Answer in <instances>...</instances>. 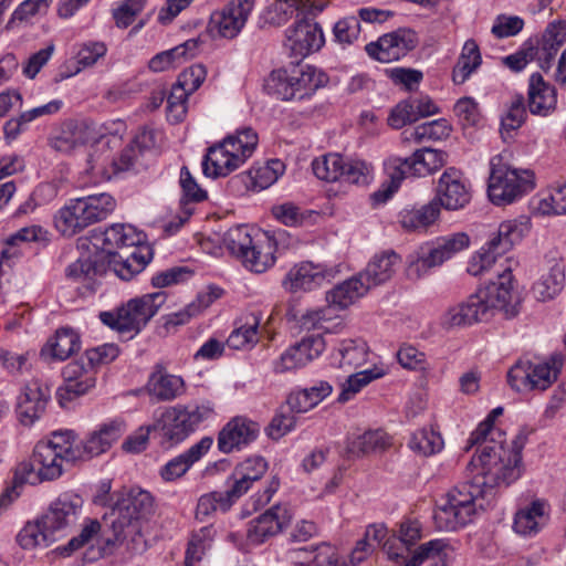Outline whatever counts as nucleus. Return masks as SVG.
Returning a JSON list of instances; mask_svg holds the SVG:
<instances>
[{
    "label": "nucleus",
    "instance_id": "nucleus-4",
    "mask_svg": "<svg viewBox=\"0 0 566 566\" xmlns=\"http://www.w3.org/2000/svg\"><path fill=\"white\" fill-rule=\"evenodd\" d=\"M153 512L154 497L148 491L133 486L117 492L109 514L104 515L105 526L113 532V536L103 534L106 546L116 545L127 527L148 518Z\"/></svg>",
    "mask_w": 566,
    "mask_h": 566
},
{
    "label": "nucleus",
    "instance_id": "nucleus-56",
    "mask_svg": "<svg viewBox=\"0 0 566 566\" xmlns=\"http://www.w3.org/2000/svg\"><path fill=\"white\" fill-rule=\"evenodd\" d=\"M213 536L214 530L212 526L201 527L193 533L186 551L184 566H195L199 563L210 547Z\"/></svg>",
    "mask_w": 566,
    "mask_h": 566
},
{
    "label": "nucleus",
    "instance_id": "nucleus-41",
    "mask_svg": "<svg viewBox=\"0 0 566 566\" xmlns=\"http://www.w3.org/2000/svg\"><path fill=\"white\" fill-rule=\"evenodd\" d=\"M261 317L249 313L241 317L239 325L231 332L227 345L233 349H250L259 342V325Z\"/></svg>",
    "mask_w": 566,
    "mask_h": 566
},
{
    "label": "nucleus",
    "instance_id": "nucleus-64",
    "mask_svg": "<svg viewBox=\"0 0 566 566\" xmlns=\"http://www.w3.org/2000/svg\"><path fill=\"white\" fill-rule=\"evenodd\" d=\"M302 551L313 554L312 563L314 566H350L338 555L336 549L327 543L302 548Z\"/></svg>",
    "mask_w": 566,
    "mask_h": 566
},
{
    "label": "nucleus",
    "instance_id": "nucleus-46",
    "mask_svg": "<svg viewBox=\"0 0 566 566\" xmlns=\"http://www.w3.org/2000/svg\"><path fill=\"white\" fill-rule=\"evenodd\" d=\"M387 175L390 179V186L384 190H378L373 193V198L377 202H385L392 193L399 188L401 181L411 176V167L408 158L389 157L385 163Z\"/></svg>",
    "mask_w": 566,
    "mask_h": 566
},
{
    "label": "nucleus",
    "instance_id": "nucleus-5",
    "mask_svg": "<svg viewBox=\"0 0 566 566\" xmlns=\"http://www.w3.org/2000/svg\"><path fill=\"white\" fill-rule=\"evenodd\" d=\"M258 145V135L251 128L239 130L221 143L208 148L202 160L207 177H226L242 166L252 156Z\"/></svg>",
    "mask_w": 566,
    "mask_h": 566
},
{
    "label": "nucleus",
    "instance_id": "nucleus-44",
    "mask_svg": "<svg viewBox=\"0 0 566 566\" xmlns=\"http://www.w3.org/2000/svg\"><path fill=\"white\" fill-rule=\"evenodd\" d=\"M440 210L437 201H430L420 209L403 210L399 214V222L407 231H421L431 226L439 217Z\"/></svg>",
    "mask_w": 566,
    "mask_h": 566
},
{
    "label": "nucleus",
    "instance_id": "nucleus-51",
    "mask_svg": "<svg viewBox=\"0 0 566 566\" xmlns=\"http://www.w3.org/2000/svg\"><path fill=\"white\" fill-rule=\"evenodd\" d=\"M88 133L83 123L70 122L64 125L61 133L52 140V147L61 153H70L78 146L86 144Z\"/></svg>",
    "mask_w": 566,
    "mask_h": 566
},
{
    "label": "nucleus",
    "instance_id": "nucleus-6",
    "mask_svg": "<svg viewBox=\"0 0 566 566\" xmlns=\"http://www.w3.org/2000/svg\"><path fill=\"white\" fill-rule=\"evenodd\" d=\"M222 241L252 272L263 273L275 263L276 242L266 233L252 234L245 226H237L224 233Z\"/></svg>",
    "mask_w": 566,
    "mask_h": 566
},
{
    "label": "nucleus",
    "instance_id": "nucleus-54",
    "mask_svg": "<svg viewBox=\"0 0 566 566\" xmlns=\"http://www.w3.org/2000/svg\"><path fill=\"white\" fill-rule=\"evenodd\" d=\"M453 552L451 545L444 539H432L420 545L407 560L401 559L403 566H420L427 559L438 558L440 562L447 560L451 557Z\"/></svg>",
    "mask_w": 566,
    "mask_h": 566
},
{
    "label": "nucleus",
    "instance_id": "nucleus-10",
    "mask_svg": "<svg viewBox=\"0 0 566 566\" xmlns=\"http://www.w3.org/2000/svg\"><path fill=\"white\" fill-rule=\"evenodd\" d=\"M480 291L492 314L495 311L502 312L506 317H514L518 314L522 297L510 268L499 272L496 280L491 281Z\"/></svg>",
    "mask_w": 566,
    "mask_h": 566
},
{
    "label": "nucleus",
    "instance_id": "nucleus-38",
    "mask_svg": "<svg viewBox=\"0 0 566 566\" xmlns=\"http://www.w3.org/2000/svg\"><path fill=\"white\" fill-rule=\"evenodd\" d=\"M188 419L184 406H175L166 409L159 420L163 437L172 443L185 440L193 432Z\"/></svg>",
    "mask_w": 566,
    "mask_h": 566
},
{
    "label": "nucleus",
    "instance_id": "nucleus-29",
    "mask_svg": "<svg viewBox=\"0 0 566 566\" xmlns=\"http://www.w3.org/2000/svg\"><path fill=\"white\" fill-rule=\"evenodd\" d=\"M212 443V438H202L187 451L167 462L160 471L161 478L165 481H174L181 478L193 463L199 461L209 451Z\"/></svg>",
    "mask_w": 566,
    "mask_h": 566
},
{
    "label": "nucleus",
    "instance_id": "nucleus-19",
    "mask_svg": "<svg viewBox=\"0 0 566 566\" xmlns=\"http://www.w3.org/2000/svg\"><path fill=\"white\" fill-rule=\"evenodd\" d=\"M82 505L81 496L65 493L52 502L41 518L46 530H50L59 539L64 535L65 530L76 523Z\"/></svg>",
    "mask_w": 566,
    "mask_h": 566
},
{
    "label": "nucleus",
    "instance_id": "nucleus-59",
    "mask_svg": "<svg viewBox=\"0 0 566 566\" xmlns=\"http://www.w3.org/2000/svg\"><path fill=\"white\" fill-rule=\"evenodd\" d=\"M293 82L289 70H276L270 74L266 81V90L282 101L298 98Z\"/></svg>",
    "mask_w": 566,
    "mask_h": 566
},
{
    "label": "nucleus",
    "instance_id": "nucleus-37",
    "mask_svg": "<svg viewBox=\"0 0 566 566\" xmlns=\"http://www.w3.org/2000/svg\"><path fill=\"white\" fill-rule=\"evenodd\" d=\"M146 241V234L130 224L115 223L103 233V247L109 254H115L114 249L138 247Z\"/></svg>",
    "mask_w": 566,
    "mask_h": 566
},
{
    "label": "nucleus",
    "instance_id": "nucleus-23",
    "mask_svg": "<svg viewBox=\"0 0 566 566\" xmlns=\"http://www.w3.org/2000/svg\"><path fill=\"white\" fill-rule=\"evenodd\" d=\"M492 315L482 292L479 290L464 302L451 307L444 315V324L450 327L468 326L486 321Z\"/></svg>",
    "mask_w": 566,
    "mask_h": 566
},
{
    "label": "nucleus",
    "instance_id": "nucleus-8",
    "mask_svg": "<svg viewBox=\"0 0 566 566\" xmlns=\"http://www.w3.org/2000/svg\"><path fill=\"white\" fill-rule=\"evenodd\" d=\"M534 188V174L527 169L512 168L502 158L491 159L489 197L496 206L514 202Z\"/></svg>",
    "mask_w": 566,
    "mask_h": 566
},
{
    "label": "nucleus",
    "instance_id": "nucleus-45",
    "mask_svg": "<svg viewBox=\"0 0 566 566\" xmlns=\"http://www.w3.org/2000/svg\"><path fill=\"white\" fill-rule=\"evenodd\" d=\"M298 98L312 94L326 82V75L316 70V67L305 64L293 66L290 70Z\"/></svg>",
    "mask_w": 566,
    "mask_h": 566
},
{
    "label": "nucleus",
    "instance_id": "nucleus-63",
    "mask_svg": "<svg viewBox=\"0 0 566 566\" xmlns=\"http://www.w3.org/2000/svg\"><path fill=\"white\" fill-rule=\"evenodd\" d=\"M334 41L342 46L355 43L360 34V22L357 17H347L337 21L333 29Z\"/></svg>",
    "mask_w": 566,
    "mask_h": 566
},
{
    "label": "nucleus",
    "instance_id": "nucleus-33",
    "mask_svg": "<svg viewBox=\"0 0 566 566\" xmlns=\"http://www.w3.org/2000/svg\"><path fill=\"white\" fill-rule=\"evenodd\" d=\"M422 537V527L417 520H407L400 523L398 537L388 538L384 543V551L389 559H406L409 546L415 545Z\"/></svg>",
    "mask_w": 566,
    "mask_h": 566
},
{
    "label": "nucleus",
    "instance_id": "nucleus-35",
    "mask_svg": "<svg viewBox=\"0 0 566 566\" xmlns=\"http://www.w3.org/2000/svg\"><path fill=\"white\" fill-rule=\"evenodd\" d=\"M556 103L555 87L545 83L541 74H532L528 87L530 112L535 115L546 116L555 109Z\"/></svg>",
    "mask_w": 566,
    "mask_h": 566
},
{
    "label": "nucleus",
    "instance_id": "nucleus-27",
    "mask_svg": "<svg viewBox=\"0 0 566 566\" xmlns=\"http://www.w3.org/2000/svg\"><path fill=\"white\" fill-rule=\"evenodd\" d=\"M548 518V504L543 500H534L515 513L513 530L523 536H534L547 524Z\"/></svg>",
    "mask_w": 566,
    "mask_h": 566
},
{
    "label": "nucleus",
    "instance_id": "nucleus-34",
    "mask_svg": "<svg viewBox=\"0 0 566 566\" xmlns=\"http://www.w3.org/2000/svg\"><path fill=\"white\" fill-rule=\"evenodd\" d=\"M564 285V266L555 262L548 269L543 270L539 277L533 283L531 294L537 302H548L559 295Z\"/></svg>",
    "mask_w": 566,
    "mask_h": 566
},
{
    "label": "nucleus",
    "instance_id": "nucleus-26",
    "mask_svg": "<svg viewBox=\"0 0 566 566\" xmlns=\"http://www.w3.org/2000/svg\"><path fill=\"white\" fill-rule=\"evenodd\" d=\"M400 262L401 259L395 251H384L375 254L358 274L370 290L388 282L396 273Z\"/></svg>",
    "mask_w": 566,
    "mask_h": 566
},
{
    "label": "nucleus",
    "instance_id": "nucleus-32",
    "mask_svg": "<svg viewBox=\"0 0 566 566\" xmlns=\"http://www.w3.org/2000/svg\"><path fill=\"white\" fill-rule=\"evenodd\" d=\"M530 228L531 223L526 217L503 221L488 242L495 253L504 254L522 241Z\"/></svg>",
    "mask_w": 566,
    "mask_h": 566
},
{
    "label": "nucleus",
    "instance_id": "nucleus-31",
    "mask_svg": "<svg viewBox=\"0 0 566 566\" xmlns=\"http://www.w3.org/2000/svg\"><path fill=\"white\" fill-rule=\"evenodd\" d=\"M103 534L106 536H113L112 530L105 526L104 521L102 525L97 520H88L83 526L81 533L77 536H74L66 546L60 547L59 549L62 554L70 555L84 545L95 542L103 555L111 554L116 545L106 546Z\"/></svg>",
    "mask_w": 566,
    "mask_h": 566
},
{
    "label": "nucleus",
    "instance_id": "nucleus-47",
    "mask_svg": "<svg viewBox=\"0 0 566 566\" xmlns=\"http://www.w3.org/2000/svg\"><path fill=\"white\" fill-rule=\"evenodd\" d=\"M17 541L23 549H33L36 547H48L57 538L50 530H46L43 520L40 518L35 522L27 523L19 532Z\"/></svg>",
    "mask_w": 566,
    "mask_h": 566
},
{
    "label": "nucleus",
    "instance_id": "nucleus-22",
    "mask_svg": "<svg viewBox=\"0 0 566 566\" xmlns=\"http://www.w3.org/2000/svg\"><path fill=\"white\" fill-rule=\"evenodd\" d=\"M50 399V389L39 379L29 381L18 397L17 412L20 421L32 424L41 417Z\"/></svg>",
    "mask_w": 566,
    "mask_h": 566
},
{
    "label": "nucleus",
    "instance_id": "nucleus-58",
    "mask_svg": "<svg viewBox=\"0 0 566 566\" xmlns=\"http://www.w3.org/2000/svg\"><path fill=\"white\" fill-rule=\"evenodd\" d=\"M384 375V369L374 367L371 369L361 370L348 376L345 384L343 385L338 400L342 402L348 401L358 391H360L361 388L367 386L370 381L382 377Z\"/></svg>",
    "mask_w": 566,
    "mask_h": 566
},
{
    "label": "nucleus",
    "instance_id": "nucleus-18",
    "mask_svg": "<svg viewBox=\"0 0 566 566\" xmlns=\"http://www.w3.org/2000/svg\"><path fill=\"white\" fill-rule=\"evenodd\" d=\"M254 6L255 0H231L211 15V30L226 39L235 38L245 25Z\"/></svg>",
    "mask_w": 566,
    "mask_h": 566
},
{
    "label": "nucleus",
    "instance_id": "nucleus-14",
    "mask_svg": "<svg viewBox=\"0 0 566 566\" xmlns=\"http://www.w3.org/2000/svg\"><path fill=\"white\" fill-rule=\"evenodd\" d=\"M292 517L287 504H275L248 523L247 539L250 544L260 545L286 528Z\"/></svg>",
    "mask_w": 566,
    "mask_h": 566
},
{
    "label": "nucleus",
    "instance_id": "nucleus-3",
    "mask_svg": "<svg viewBox=\"0 0 566 566\" xmlns=\"http://www.w3.org/2000/svg\"><path fill=\"white\" fill-rule=\"evenodd\" d=\"M115 207V199L109 193L71 199L55 212L54 228L61 235L72 238L91 224L106 219Z\"/></svg>",
    "mask_w": 566,
    "mask_h": 566
},
{
    "label": "nucleus",
    "instance_id": "nucleus-57",
    "mask_svg": "<svg viewBox=\"0 0 566 566\" xmlns=\"http://www.w3.org/2000/svg\"><path fill=\"white\" fill-rule=\"evenodd\" d=\"M112 256L113 260L109 262V265L113 272L124 281H129L140 273L150 260L149 255L145 256L137 251H134L126 259L120 258L117 260L116 254H112Z\"/></svg>",
    "mask_w": 566,
    "mask_h": 566
},
{
    "label": "nucleus",
    "instance_id": "nucleus-36",
    "mask_svg": "<svg viewBox=\"0 0 566 566\" xmlns=\"http://www.w3.org/2000/svg\"><path fill=\"white\" fill-rule=\"evenodd\" d=\"M390 446L389 436L382 430H368L347 439L346 452L350 458H361L382 452Z\"/></svg>",
    "mask_w": 566,
    "mask_h": 566
},
{
    "label": "nucleus",
    "instance_id": "nucleus-49",
    "mask_svg": "<svg viewBox=\"0 0 566 566\" xmlns=\"http://www.w3.org/2000/svg\"><path fill=\"white\" fill-rule=\"evenodd\" d=\"M334 318L339 317L326 305L304 313L300 318V326L304 331L322 329L326 333H337L343 326V322L339 319L337 323L332 324Z\"/></svg>",
    "mask_w": 566,
    "mask_h": 566
},
{
    "label": "nucleus",
    "instance_id": "nucleus-62",
    "mask_svg": "<svg viewBox=\"0 0 566 566\" xmlns=\"http://www.w3.org/2000/svg\"><path fill=\"white\" fill-rule=\"evenodd\" d=\"M374 176V166L364 159H345V169L342 179L356 185H367Z\"/></svg>",
    "mask_w": 566,
    "mask_h": 566
},
{
    "label": "nucleus",
    "instance_id": "nucleus-17",
    "mask_svg": "<svg viewBox=\"0 0 566 566\" xmlns=\"http://www.w3.org/2000/svg\"><path fill=\"white\" fill-rule=\"evenodd\" d=\"M471 200L469 186L461 171L455 168H448L439 178L436 188V197L439 209L459 210L464 208Z\"/></svg>",
    "mask_w": 566,
    "mask_h": 566
},
{
    "label": "nucleus",
    "instance_id": "nucleus-24",
    "mask_svg": "<svg viewBox=\"0 0 566 566\" xmlns=\"http://www.w3.org/2000/svg\"><path fill=\"white\" fill-rule=\"evenodd\" d=\"M260 427L256 422L244 417L230 420L218 437V447L221 452L230 453L256 439Z\"/></svg>",
    "mask_w": 566,
    "mask_h": 566
},
{
    "label": "nucleus",
    "instance_id": "nucleus-2",
    "mask_svg": "<svg viewBox=\"0 0 566 566\" xmlns=\"http://www.w3.org/2000/svg\"><path fill=\"white\" fill-rule=\"evenodd\" d=\"M78 457L73 431L53 432L48 441H41L35 446L30 461L17 465L11 491L18 497L17 489L25 483L36 485L60 478L65 464H74Z\"/></svg>",
    "mask_w": 566,
    "mask_h": 566
},
{
    "label": "nucleus",
    "instance_id": "nucleus-50",
    "mask_svg": "<svg viewBox=\"0 0 566 566\" xmlns=\"http://www.w3.org/2000/svg\"><path fill=\"white\" fill-rule=\"evenodd\" d=\"M481 54L474 40H468L462 49L459 60L453 67L452 80L455 84H462L480 66Z\"/></svg>",
    "mask_w": 566,
    "mask_h": 566
},
{
    "label": "nucleus",
    "instance_id": "nucleus-55",
    "mask_svg": "<svg viewBox=\"0 0 566 566\" xmlns=\"http://www.w3.org/2000/svg\"><path fill=\"white\" fill-rule=\"evenodd\" d=\"M312 169L318 179L334 182L340 180L344 175L345 158L339 154H327L314 159Z\"/></svg>",
    "mask_w": 566,
    "mask_h": 566
},
{
    "label": "nucleus",
    "instance_id": "nucleus-43",
    "mask_svg": "<svg viewBox=\"0 0 566 566\" xmlns=\"http://www.w3.org/2000/svg\"><path fill=\"white\" fill-rule=\"evenodd\" d=\"M154 144V132L144 128L129 144L126 146L118 157L114 159L113 166L115 172H123L132 169L142 154L143 148H148Z\"/></svg>",
    "mask_w": 566,
    "mask_h": 566
},
{
    "label": "nucleus",
    "instance_id": "nucleus-48",
    "mask_svg": "<svg viewBox=\"0 0 566 566\" xmlns=\"http://www.w3.org/2000/svg\"><path fill=\"white\" fill-rule=\"evenodd\" d=\"M303 6L291 0H275L262 13L264 24L280 27L287 23L293 17L301 18L304 11Z\"/></svg>",
    "mask_w": 566,
    "mask_h": 566
},
{
    "label": "nucleus",
    "instance_id": "nucleus-21",
    "mask_svg": "<svg viewBox=\"0 0 566 566\" xmlns=\"http://www.w3.org/2000/svg\"><path fill=\"white\" fill-rule=\"evenodd\" d=\"M125 432V424L120 420L103 423L81 443L74 447L78 450V461L90 460L106 452Z\"/></svg>",
    "mask_w": 566,
    "mask_h": 566
},
{
    "label": "nucleus",
    "instance_id": "nucleus-61",
    "mask_svg": "<svg viewBox=\"0 0 566 566\" xmlns=\"http://www.w3.org/2000/svg\"><path fill=\"white\" fill-rule=\"evenodd\" d=\"M230 510L222 492L213 491L199 497L196 509V518L203 522L211 517L217 511L227 512Z\"/></svg>",
    "mask_w": 566,
    "mask_h": 566
},
{
    "label": "nucleus",
    "instance_id": "nucleus-25",
    "mask_svg": "<svg viewBox=\"0 0 566 566\" xmlns=\"http://www.w3.org/2000/svg\"><path fill=\"white\" fill-rule=\"evenodd\" d=\"M179 184L184 193L181 199L182 213L176 218L177 222L170 221L166 224V231L170 233L177 232L179 228L189 220L195 210L193 203L200 202L207 198V192L199 187L186 166L180 169Z\"/></svg>",
    "mask_w": 566,
    "mask_h": 566
},
{
    "label": "nucleus",
    "instance_id": "nucleus-28",
    "mask_svg": "<svg viewBox=\"0 0 566 566\" xmlns=\"http://www.w3.org/2000/svg\"><path fill=\"white\" fill-rule=\"evenodd\" d=\"M369 287L359 274L335 285L326 293L327 305L335 311H344L367 294Z\"/></svg>",
    "mask_w": 566,
    "mask_h": 566
},
{
    "label": "nucleus",
    "instance_id": "nucleus-1",
    "mask_svg": "<svg viewBox=\"0 0 566 566\" xmlns=\"http://www.w3.org/2000/svg\"><path fill=\"white\" fill-rule=\"evenodd\" d=\"M485 438L474 444L479 446V454L471 461L476 470L472 480L451 490L437 504L433 521L440 531H455L472 522L495 488L507 486L521 476L523 439L517 438L509 446L505 437Z\"/></svg>",
    "mask_w": 566,
    "mask_h": 566
},
{
    "label": "nucleus",
    "instance_id": "nucleus-15",
    "mask_svg": "<svg viewBox=\"0 0 566 566\" xmlns=\"http://www.w3.org/2000/svg\"><path fill=\"white\" fill-rule=\"evenodd\" d=\"M418 43L417 35L409 29H398L384 34L376 42L365 46L368 55L379 62L389 63L408 54Z\"/></svg>",
    "mask_w": 566,
    "mask_h": 566
},
{
    "label": "nucleus",
    "instance_id": "nucleus-53",
    "mask_svg": "<svg viewBox=\"0 0 566 566\" xmlns=\"http://www.w3.org/2000/svg\"><path fill=\"white\" fill-rule=\"evenodd\" d=\"M411 176H426L441 168L444 163V153L431 148L416 150L408 157Z\"/></svg>",
    "mask_w": 566,
    "mask_h": 566
},
{
    "label": "nucleus",
    "instance_id": "nucleus-20",
    "mask_svg": "<svg viewBox=\"0 0 566 566\" xmlns=\"http://www.w3.org/2000/svg\"><path fill=\"white\" fill-rule=\"evenodd\" d=\"M145 389L157 401H172L186 392V382L181 376L168 373L160 361L154 365Z\"/></svg>",
    "mask_w": 566,
    "mask_h": 566
},
{
    "label": "nucleus",
    "instance_id": "nucleus-30",
    "mask_svg": "<svg viewBox=\"0 0 566 566\" xmlns=\"http://www.w3.org/2000/svg\"><path fill=\"white\" fill-rule=\"evenodd\" d=\"M81 338L76 331L70 327L57 329L41 349V356L49 360H65L80 350Z\"/></svg>",
    "mask_w": 566,
    "mask_h": 566
},
{
    "label": "nucleus",
    "instance_id": "nucleus-13",
    "mask_svg": "<svg viewBox=\"0 0 566 566\" xmlns=\"http://www.w3.org/2000/svg\"><path fill=\"white\" fill-rule=\"evenodd\" d=\"M326 343L321 334L303 337L298 343L290 346L279 358L273 360L272 367L275 374H284L302 368L322 355Z\"/></svg>",
    "mask_w": 566,
    "mask_h": 566
},
{
    "label": "nucleus",
    "instance_id": "nucleus-9",
    "mask_svg": "<svg viewBox=\"0 0 566 566\" xmlns=\"http://www.w3.org/2000/svg\"><path fill=\"white\" fill-rule=\"evenodd\" d=\"M562 366L563 359L558 355L537 364L521 359L509 370L507 381L516 391L545 390L557 379Z\"/></svg>",
    "mask_w": 566,
    "mask_h": 566
},
{
    "label": "nucleus",
    "instance_id": "nucleus-11",
    "mask_svg": "<svg viewBox=\"0 0 566 566\" xmlns=\"http://www.w3.org/2000/svg\"><path fill=\"white\" fill-rule=\"evenodd\" d=\"M325 39L321 25L303 15L285 30L284 48L295 59H303L318 51Z\"/></svg>",
    "mask_w": 566,
    "mask_h": 566
},
{
    "label": "nucleus",
    "instance_id": "nucleus-40",
    "mask_svg": "<svg viewBox=\"0 0 566 566\" xmlns=\"http://www.w3.org/2000/svg\"><path fill=\"white\" fill-rule=\"evenodd\" d=\"M199 48L198 39H190L180 45L156 54L149 61V69L154 72H163L176 67L190 57H193Z\"/></svg>",
    "mask_w": 566,
    "mask_h": 566
},
{
    "label": "nucleus",
    "instance_id": "nucleus-16",
    "mask_svg": "<svg viewBox=\"0 0 566 566\" xmlns=\"http://www.w3.org/2000/svg\"><path fill=\"white\" fill-rule=\"evenodd\" d=\"M339 273V266L301 262L295 264L286 274L283 285L290 292L312 291L324 282H329Z\"/></svg>",
    "mask_w": 566,
    "mask_h": 566
},
{
    "label": "nucleus",
    "instance_id": "nucleus-52",
    "mask_svg": "<svg viewBox=\"0 0 566 566\" xmlns=\"http://www.w3.org/2000/svg\"><path fill=\"white\" fill-rule=\"evenodd\" d=\"M469 244V235L464 232H457L438 239L434 247L429 249V251L432 255L433 263L441 265L455 253L467 249Z\"/></svg>",
    "mask_w": 566,
    "mask_h": 566
},
{
    "label": "nucleus",
    "instance_id": "nucleus-7",
    "mask_svg": "<svg viewBox=\"0 0 566 566\" xmlns=\"http://www.w3.org/2000/svg\"><path fill=\"white\" fill-rule=\"evenodd\" d=\"M166 302L164 292L134 297L114 312H101L103 324L119 333H139Z\"/></svg>",
    "mask_w": 566,
    "mask_h": 566
},
{
    "label": "nucleus",
    "instance_id": "nucleus-60",
    "mask_svg": "<svg viewBox=\"0 0 566 566\" xmlns=\"http://www.w3.org/2000/svg\"><path fill=\"white\" fill-rule=\"evenodd\" d=\"M409 447L422 455H431L442 449L443 440L440 433L431 429H421L412 434Z\"/></svg>",
    "mask_w": 566,
    "mask_h": 566
},
{
    "label": "nucleus",
    "instance_id": "nucleus-12",
    "mask_svg": "<svg viewBox=\"0 0 566 566\" xmlns=\"http://www.w3.org/2000/svg\"><path fill=\"white\" fill-rule=\"evenodd\" d=\"M64 384L57 388L56 398L61 407H67L69 402L85 395L96 384V369L83 360L69 363L63 368Z\"/></svg>",
    "mask_w": 566,
    "mask_h": 566
},
{
    "label": "nucleus",
    "instance_id": "nucleus-42",
    "mask_svg": "<svg viewBox=\"0 0 566 566\" xmlns=\"http://www.w3.org/2000/svg\"><path fill=\"white\" fill-rule=\"evenodd\" d=\"M368 356L367 344L363 339H344L333 353V364L339 368H357L366 363Z\"/></svg>",
    "mask_w": 566,
    "mask_h": 566
},
{
    "label": "nucleus",
    "instance_id": "nucleus-39",
    "mask_svg": "<svg viewBox=\"0 0 566 566\" xmlns=\"http://www.w3.org/2000/svg\"><path fill=\"white\" fill-rule=\"evenodd\" d=\"M332 386L327 381H318L315 385L289 395L286 403L290 411L304 413L316 407L332 394Z\"/></svg>",
    "mask_w": 566,
    "mask_h": 566
}]
</instances>
